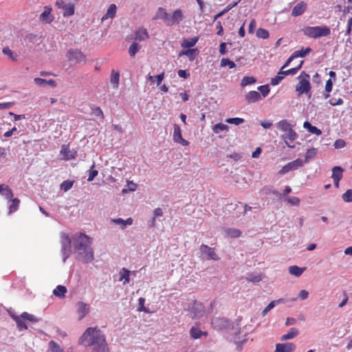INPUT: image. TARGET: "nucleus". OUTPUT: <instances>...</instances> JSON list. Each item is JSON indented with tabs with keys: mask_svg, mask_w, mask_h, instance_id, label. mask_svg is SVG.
Returning a JSON list of instances; mask_svg holds the SVG:
<instances>
[{
	"mask_svg": "<svg viewBox=\"0 0 352 352\" xmlns=\"http://www.w3.org/2000/svg\"><path fill=\"white\" fill-rule=\"evenodd\" d=\"M342 198L344 202H352V189L347 190L342 195Z\"/></svg>",
	"mask_w": 352,
	"mask_h": 352,
	"instance_id": "8fccbe9b",
	"label": "nucleus"
},
{
	"mask_svg": "<svg viewBox=\"0 0 352 352\" xmlns=\"http://www.w3.org/2000/svg\"><path fill=\"white\" fill-rule=\"evenodd\" d=\"M256 82V79L253 76H245L243 78L241 86L244 87L247 85L254 84Z\"/></svg>",
	"mask_w": 352,
	"mask_h": 352,
	"instance_id": "58836bf2",
	"label": "nucleus"
},
{
	"mask_svg": "<svg viewBox=\"0 0 352 352\" xmlns=\"http://www.w3.org/2000/svg\"><path fill=\"white\" fill-rule=\"evenodd\" d=\"M11 201V204L9 206V214L16 212L19 206L20 200L18 198H12L10 199Z\"/></svg>",
	"mask_w": 352,
	"mask_h": 352,
	"instance_id": "473e14b6",
	"label": "nucleus"
},
{
	"mask_svg": "<svg viewBox=\"0 0 352 352\" xmlns=\"http://www.w3.org/2000/svg\"><path fill=\"white\" fill-rule=\"evenodd\" d=\"M79 344L91 346L92 352H109V345L102 331L98 327H89L78 340Z\"/></svg>",
	"mask_w": 352,
	"mask_h": 352,
	"instance_id": "f257e3e1",
	"label": "nucleus"
},
{
	"mask_svg": "<svg viewBox=\"0 0 352 352\" xmlns=\"http://www.w3.org/2000/svg\"><path fill=\"white\" fill-rule=\"evenodd\" d=\"M307 9V3L301 1L297 3L293 8L292 14L294 16H298L302 14Z\"/></svg>",
	"mask_w": 352,
	"mask_h": 352,
	"instance_id": "dca6fc26",
	"label": "nucleus"
},
{
	"mask_svg": "<svg viewBox=\"0 0 352 352\" xmlns=\"http://www.w3.org/2000/svg\"><path fill=\"white\" fill-rule=\"evenodd\" d=\"M92 113L96 116L101 117L102 118H104L103 112H102V109L98 107L93 108Z\"/></svg>",
	"mask_w": 352,
	"mask_h": 352,
	"instance_id": "bf43d9fd",
	"label": "nucleus"
},
{
	"mask_svg": "<svg viewBox=\"0 0 352 352\" xmlns=\"http://www.w3.org/2000/svg\"><path fill=\"white\" fill-rule=\"evenodd\" d=\"M287 201L292 205H298L300 202V199L296 197H290Z\"/></svg>",
	"mask_w": 352,
	"mask_h": 352,
	"instance_id": "774afa93",
	"label": "nucleus"
},
{
	"mask_svg": "<svg viewBox=\"0 0 352 352\" xmlns=\"http://www.w3.org/2000/svg\"><path fill=\"white\" fill-rule=\"evenodd\" d=\"M140 48V46L139 45L138 43H137L135 42L133 43L129 46V55L131 57L134 56L136 54V53L138 52Z\"/></svg>",
	"mask_w": 352,
	"mask_h": 352,
	"instance_id": "a19ab883",
	"label": "nucleus"
},
{
	"mask_svg": "<svg viewBox=\"0 0 352 352\" xmlns=\"http://www.w3.org/2000/svg\"><path fill=\"white\" fill-rule=\"evenodd\" d=\"M178 76L180 78H187L190 76V73L188 72L186 70L179 69L178 71Z\"/></svg>",
	"mask_w": 352,
	"mask_h": 352,
	"instance_id": "0e129e2a",
	"label": "nucleus"
},
{
	"mask_svg": "<svg viewBox=\"0 0 352 352\" xmlns=\"http://www.w3.org/2000/svg\"><path fill=\"white\" fill-rule=\"evenodd\" d=\"M221 67L228 66L229 68L232 69V68H234L236 67V65H235V63L233 61L230 60V59L226 58H223L221 60Z\"/></svg>",
	"mask_w": 352,
	"mask_h": 352,
	"instance_id": "c03bdc74",
	"label": "nucleus"
},
{
	"mask_svg": "<svg viewBox=\"0 0 352 352\" xmlns=\"http://www.w3.org/2000/svg\"><path fill=\"white\" fill-rule=\"evenodd\" d=\"M66 57L69 62L75 64L85 63V55L78 49H69L66 53Z\"/></svg>",
	"mask_w": 352,
	"mask_h": 352,
	"instance_id": "39448f33",
	"label": "nucleus"
},
{
	"mask_svg": "<svg viewBox=\"0 0 352 352\" xmlns=\"http://www.w3.org/2000/svg\"><path fill=\"white\" fill-rule=\"evenodd\" d=\"M305 267H299L297 265H292L289 267V272L296 277H299L305 272Z\"/></svg>",
	"mask_w": 352,
	"mask_h": 352,
	"instance_id": "bb28decb",
	"label": "nucleus"
},
{
	"mask_svg": "<svg viewBox=\"0 0 352 352\" xmlns=\"http://www.w3.org/2000/svg\"><path fill=\"white\" fill-rule=\"evenodd\" d=\"M12 318L16 322L17 327L20 331L25 330L28 329L27 324L23 321L21 317L14 316L12 317Z\"/></svg>",
	"mask_w": 352,
	"mask_h": 352,
	"instance_id": "c9c22d12",
	"label": "nucleus"
},
{
	"mask_svg": "<svg viewBox=\"0 0 352 352\" xmlns=\"http://www.w3.org/2000/svg\"><path fill=\"white\" fill-rule=\"evenodd\" d=\"M309 296V292L305 289H302L299 293V297L301 300H305Z\"/></svg>",
	"mask_w": 352,
	"mask_h": 352,
	"instance_id": "338daca9",
	"label": "nucleus"
},
{
	"mask_svg": "<svg viewBox=\"0 0 352 352\" xmlns=\"http://www.w3.org/2000/svg\"><path fill=\"white\" fill-rule=\"evenodd\" d=\"M256 34L258 38L263 39H267L270 36L268 31L261 28L257 30Z\"/></svg>",
	"mask_w": 352,
	"mask_h": 352,
	"instance_id": "79ce46f5",
	"label": "nucleus"
},
{
	"mask_svg": "<svg viewBox=\"0 0 352 352\" xmlns=\"http://www.w3.org/2000/svg\"><path fill=\"white\" fill-rule=\"evenodd\" d=\"M285 77V75L280 74L279 71L277 75L271 79V85L273 86L278 85Z\"/></svg>",
	"mask_w": 352,
	"mask_h": 352,
	"instance_id": "37998d69",
	"label": "nucleus"
},
{
	"mask_svg": "<svg viewBox=\"0 0 352 352\" xmlns=\"http://www.w3.org/2000/svg\"><path fill=\"white\" fill-rule=\"evenodd\" d=\"M34 81L36 85L39 86L49 85L52 87H56L57 85L56 82L53 79L45 80L41 78H35Z\"/></svg>",
	"mask_w": 352,
	"mask_h": 352,
	"instance_id": "aec40b11",
	"label": "nucleus"
},
{
	"mask_svg": "<svg viewBox=\"0 0 352 352\" xmlns=\"http://www.w3.org/2000/svg\"><path fill=\"white\" fill-rule=\"evenodd\" d=\"M194 317H201L205 312L204 307L201 303H195L192 307Z\"/></svg>",
	"mask_w": 352,
	"mask_h": 352,
	"instance_id": "393cba45",
	"label": "nucleus"
},
{
	"mask_svg": "<svg viewBox=\"0 0 352 352\" xmlns=\"http://www.w3.org/2000/svg\"><path fill=\"white\" fill-rule=\"evenodd\" d=\"M309 131L313 134L320 135L322 134V131L320 129H318L316 126H312Z\"/></svg>",
	"mask_w": 352,
	"mask_h": 352,
	"instance_id": "69168bd1",
	"label": "nucleus"
},
{
	"mask_svg": "<svg viewBox=\"0 0 352 352\" xmlns=\"http://www.w3.org/2000/svg\"><path fill=\"white\" fill-rule=\"evenodd\" d=\"M170 14H168L164 8H159L153 19H162L168 25Z\"/></svg>",
	"mask_w": 352,
	"mask_h": 352,
	"instance_id": "412c9836",
	"label": "nucleus"
},
{
	"mask_svg": "<svg viewBox=\"0 0 352 352\" xmlns=\"http://www.w3.org/2000/svg\"><path fill=\"white\" fill-rule=\"evenodd\" d=\"M190 335L192 339H199L201 336H206L208 333L206 331H202L199 328L192 327L190 329Z\"/></svg>",
	"mask_w": 352,
	"mask_h": 352,
	"instance_id": "4be33fe9",
	"label": "nucleus"
},
{
	"mask_svg": "<svg viewBox=\"0 0 352 352\" xmlns=\"http://www.w3.org/2000/svg\"><path fill=\"white\" fill-rule=\"evenodd\" d=\"M304 61L302 60L300 63L296 67L292 68L287 70L284 71L283 69H280V74H283L286 76L288 75H295L297 74V72L300 70V69L302 67V65L303 64Z\"/></svg>",
	"mask_w": 352,
	"mask_h": 352,
	"instance_id": "a878e982",
	"label": "nucleus"
},
{
	"mask_svg": "<svg viewBox=\"0 0 352 352\" xmlns=\"http://www.w3.org/2000/svg\"><path fill=\"white\" fill-rule=\"evenodd\" d=\"M200 251L203 254H206L207 256V258L209 260L218 261L219 259V256L215 253L214 248H210L207 245L202 244L200 246Z\"/></svg>",
	"mask_w": 352,
	"mask_h": 352,
	"instance_id": "9d476101",
	"label": "nucleus"
},
{
	"mask_svg": "<svg viewBox=\"0 0 352 352\" xmlns=\"http://www.w3.org/2000/svg\"><path fill=\"white\" fill-rule=\"evenodd\" d=\"M309 78V75L305 72H302L298 76L299 82L296 87V91L298 92V96L303 94H310L311 84Z\"/></svg>",
	"mask_w": 352,
	"mask_h": 352,
	"instance_id": "20e7f679",
	"label": "nucleus"
},
{
	"mask_svg": "<svg viewBox=\"0 0 352 352\" xmlns=\"http://www.w3.org/2000/svg\"><path fill=\"white\" fill-rule=\"evenodd\" d=\"M3 53L8 55L12 60H16L17 55L15 54L9 47H4L3 49Z\"/></svg>",
	"mask_w": 352,
	"mask_h": 352,
	"instance_id": "5fc2aeb1",
	"label": "nucleus"
},
{
	"mask_svg": "<svg viewBox=\"0 0 352 352\" xmlns=\"http://www.w3.org/2000/svg\"><path fill=\"white\" fill-rule=\"evenodd\" d=\"M21 318L23 320H26L32 322H36L38 321V319L35 316L28 314V312L22 313Z\"/></svg>",
	"mask_w": 352,
	"mask_h": 352,
	"instance_id": "ea45409f",
	"label": "nucleus"
},
{
	"mask_svg": "<svg viewBox=\"0 0 352 352\" xmlns=\"http://www.w3.org/2000/svg\"><path fill=\"white\" fill-rule=\"evenodd\" d=\"M303 34L310 38H317L322 36H327L331 34V29L329 27L323 26H314V27H305L302 29Z\"/></svg>",
	"mask_w": 352,
	"mask_h": 352,
	"instance_id": "7ed1b4c3",
	"label": "nucleus"
},
{
	"mask_svg": "<svg viewBox=\"0 0 352 352\" xmlns=\"http://www.w3.org/2000/svg\"><path fill=\"white\" fill-rule=\"evenodd\" d=\"M117 12V7L116 5L114 3L111 4L107 10L106 14L101 18V21H103L108 19H113L115 17Z\"/></svg>",
	"mask_w": 352,
	"mask_h": 352,
	"instance_id": "6ab92c4d",
	"label": "nucleus"
},
{
	"mask_svg": "<svg viewBox=\"0 0 352 352\" xmlns=\"http://www.w3.org/2000/svg\"><path fill=\"white\" fill-rule=\"evenodd\" d=\"M226 122L229 124L239 125L240 124L243 123L244 120L241 118H227L226 120Z\"/></svg>",
	"mask_w": 352,
	"mask_h": 352,
	"instance_id": "09e8293b",
	"label": "nucleus"
},
{
	"mask_svg": "<svg viewBox=\"0 0 352 352\" xmlns=\"http://www.w3.org/2000/svg\"><path fill=\"white\" fill-rule=\"evenodd\" d=\"M120 74L118 72H116L114 70L112 71L111 74V82L116 85L118 87L119 83Z\"/></svg>",
	"mask_w": 352,
	"mask_h": 352,
	"instance_id": "de8ad7c7",
	"label": "nucleus"
},
{
	"mask_svg": "<svg viewBox=\"0 0 352 352\" xmlns=\"http://www.w3.org/2000/svg\"><path fill=\"white\" fill-rule=\"evenodd\" d=\"M317 154V149L315 148H309L307 150L306 154H305V162H308L311 159H313L316 157Z\"/></svg>",
	"mask_w": 352,
	"mask_h": 352,
	"instance_id": "e433bc0d",
	"label": "nucleus"
},
{
	"mask_svg": "<svg viewBox=\"0 0 352 352\" xmlns=\"http://www.w3.org/2000/svg\"><path fill=\"white\" fill-rule=\"evenodd\" d=\"M298 334V330L296 328H292L289 331V332L286 334H284L281 336L280 340L282 341H285L287 340H290L295 338Z\"/></svg>",
	"mask_w": 352,
	"mask_h": 352,
	"instance_id": "cd10ccee",
	"label": "nucleus"
},
{
	"mask_svg": "<svg viewBox=\"0 0 352 352\" xmlns=\"http://www.w3.org/2000/svg\"><path fill=\"white\" fill-rule=\"evenodd\" d=\"M50 352H63L60 346L54 341H51L50 342Z\"/></svg>",
	"mask_w": 352,
	"mask_h": 352,
	"instance_id": "49530a36",
	"label": "nucleus"
},
{
	"mask_svg": "<svg viewBox=\"0 0 352 352\" xmlns=\"http://www.w3.org/2000/svg\"><path fill=\"white\" fill-rule=\"evenodd\" d=\"M174 131H173V140L176 143H179L182 146H188L189 142L184 139L182 136V131L179 126L177 124H174Z\"/></svg>",
	"mask_w": 352,
	"mask_h": 352,
	"instance_id": "1a4fd4ad",
	"label": "nucleus"
},
{
	"mask_svg": "<svg viewBox=\"0 0 352 352\" xmlns=\"http://www.w3.org/2000/svg\"><path fill=\"white\" fill-rule=\"evenodd\" d=\"M281 300H278L277 301H272L271 302H270L268 305L262 311L263 316H265L268 311H270L272 309H273L275 307V305L276 303H278Z\"/></svg>",
	"mask_w": 352,
	"mask_h": 352,
	"instance_id": "6e6d98bb",
	"label": "nucleus"
},
{
	"mask_svg": "<svg viewBox=\"0 0 352 352\" xmlns=\"http://www.w3.org/2000/svg\"><path fill=\"white\" fill-rule=\"evenodd\" d=\"M120 280H124V285H126L129 283L130 278V271L124 267H123L120 272Z\"/></svg>",
	"mask_w": 352,
	"mask_h": 352,
	"instance_id": "2f4dec72",
	"label": "nucleus"
},
{
	"mask_svg": "<svg viewBox=\"0 0 352 352\" xmlns=\"http://www.w3.org/2000/svg\"><path fill=\"white\" fill-rule=\"evenodd\" d=\"M89 311V306L83 302H78L77 304V313L78 314L79 320H82Z\"/></svg>",
	"mask_w": 352,
	"mask_h": 352,
	"instance_id": "4468645a",
	"label": "nucleus"
},
{
	"mask_svg": "<svg viewBox=\"0 0 352 352\" xmlns=\"http://www.w3.org/2000/svg\"><path fill=\"white\" fill-rule=\"evenodd\" d=\"M56 6L58 9L63 10V15L64 16H70L74 14L75 3L70 1L68 3H65L63 0H58L56 2Z\"/></svg>",
	"mask_w": 352,
	"mask_h": 352,
	"instance_id": "423d86ee",
	"label": "nucleus"
},
{
	"mask_svg": "<svg viewBox=\"0 0 352 352\" xmlns=\"http://www.w3.org/2000/svg\"><path fill=\"white\" fill-rule=\"evenodd\" d=\"M303 166V161L301 159H296L284 166L278 172L280 175H285L290 170H296Z\"/></svg>",
	"mask_w": 352,
	"mask_h": 352,
	"instance_id": "6e6552de",
	"label": "nucleus"
},
{
	"mask_svg": "<svg viewBox=\"0 0 352 352\" xmlns=\"http://www.w3.org/2000/svg\"><path fill=\"white\" fill-rule=\"evenodd\" d=\"M262 99L261 94L256 91H249L245 95V100L248 103H254Z\"/></svg>",
	"mask_w": 352,
	"mask_h": 352,
	"instance_id": "2eb2a0df",
	"label": "nucleus"
},
{
	"mask_svg": "<svg viewBox=\"0 0 352 352\" xmlns=\"http://www.w3.org/2000/svg\"><path fill=\"white\" fill-rule=\"evenodd\" d=\"M199 40V38L197 36L192 37L190 38L184 39L182 42L181 43V46L184 48H190L196 45Z\"/></svg>",
	"mask_w": 352,
	"mask_h": 352,
	"instance_id": "b1692460",
	"label": "nucleus"
},
{
	"mask_svg": "<svg viewBox=\"0 0 352 352\" xmlns=\"http://www.w3.org/2000/svg\"><path fill=\"white\" fill-rule=\"evenodd\" d=\"M256 26V22L255 19H252L249 25L248 32L252 34L254 32V29Z\"/></svg>",
	"mask_w": 352,
	"mask_h": 352,
	"instance_id": "680f3d73",
	"label": "nucleus"
},
{
	"mask_svg": "<svg viewBox=\"0 0 352 352\" xmlns=\"http://www.w3.org/2000/svg\"><path fill=\"white\" fill-rule=\"evenodd\" d=\"M258 90L261 91V95L263 98H265L269 94L270 91L269 86L267 85L259 86L258 87Z\"/></svg>",
	"mask_w": 352,
	"mask_h": 352,
	"instance_id": "603ef678",
	"label": "nucleus"
},
{
	"mask_svg": "<svg viewBox=\"0 0 352 352\" xmlns=\"http://www.w3.org/2000/svg\"><path fill=\"white\" fill-rule=\"evenodd\" d=\"M184 18L183 13L180 9H177L170 15L168 25H173L175 23H179Z\"/></svg>",
	"mask_w": 352,
	"mask_h": 352,
	"instance_id": "9b49d317",
	"label": "nucleus"
},
{
	"mask_svg": "<svg viewBox=\"0 0 352 352\" xmlns=\"http://www.w3.org/2000/svg\"><path fill=\"white\" fill-rule=\"evenodd\" d=\"M0 195L9 200L14 196L12 189L6 184H0Z\"/></svg>",
	"mask_w": 352,
	"mask_h": 352,
	"instance_id": "f3484780",
	"label": "nucleus"
},
{
	"mask_svg": "<svg viewBox=\"0 0 352 352\" xmlns=\"http://www.w3.org/2000/svg\"><path fill=\"white\" fill-rule=\"evenodd\" d=\"M228 129H229V126L223 123H218L212 126V131L216 134L220 133L221 131H228Z\"/></svg>",
	"mask_w": 352,
	"mask_h": 352,
	"instance_id": "f704fd0d",
	"label": "nucleus"
},
{
	"mask_svg": "<svg viewBox=\"0 0 352 352\" xmlns=\"http://www.w3.org/2000/svg\"><path fill=\"white\" fill-rule=\"evenodd\" d=\"M92 239L83 233H79L74 239V249L85 263L91 262L94 259V252L91 248Z\"/></svg>",
	"mask_w": 352,
	"mask_h": 352,
	"instance_id": "f03ea898",
	"label": "nucleus"
},
{
	"mask_svg": "<svg viewBox=\"0 0 352 352\" xmlns=\"http://www.w3.org/2000/svg\"><path fill=\"white\" fill-rule=\"evenodd\" d=\"M287 133L285 136V139H288L291 141H294L296 140V138H297V134L292 129V128L291 129H289V131H287Z\"/></svg>",
	"mask_w": 352,
	"mask_h": 352,
	"instance_id": "13d9d810",
	"label": "nucleus"
},
{
	"mask_svg": "<svg viewBox=\"0 0 352 352\" xmlns=\"http://www.w3.org/2000/svg\"><path fill=\"white\" fill-rule=\"evenodd\" d=\"M278 128L283 131H287L292 129V126L287 120H282L278 122Z\"/></svg>",
	"mask_w": 352,
	"mask_h": 352,
	"instance_id": "4c0bfd02",
	"label": "nucleus"
},
{
	"mask_svg": "<svg viewBox=\"0 0 352 352\" xmlns=\"http://www.w3.org/2000/svg\"><path fill=\"white\" fill-rule=\"evenodd\" d=\"M311 51L309 47L306 48L302 47L300 50L295 51L292 55V58L304 57Z\"/></svg>",
	"mask_w": 352,
	"mask_h": 352,
	"instance_id": "c756f323",
	"label": "nucleus"
},
{
	"mask_svg": "<svg viewBox=\"0 0 352 352\" xmlns=\"http://www.w3.org/2000/svg\"><path fill=\"white\" fill-rule=\"evenodd\" d=\"M144 303H145V298H142V297H140L138 299V305H139V307L138 308V310L139 311H144L145 313H149V310L144 307Z\"/></svg>",
	"mask_w": 352,
	"mask_h": 352,
	"instance_id": "a18cd8bd",
	"label": "nucleus"
},
{
	"mask_svg": "<svg viewBox=\"0 0 352 352\" xmlns=\"http://www.w3.org/2000/svg\"><path fill=\"white\" fill-rule=\"evenodd\" d=\"M71 239L66 234H61L62 253L64 256L63 262L69 256L71 253Z\"/></svg>",
	"mask_w": 352,
	"mask_h": 352,
	"instance_id": "0eeeda50",
	"label": "nucleus"
},
{
	"mask_svg": "<svg viewBox=\"0 0 352 352\" xmlns=\"http://www.w3.org/2000/svg\"><path fill=\"white\" fill-rule=\"evenodd\" d=\"M67 288L63 285H58L53 291V294L59 298H63L67 293Z\"/></svg>",
	"mask_w": 352,
	"mask_h": 352,
	"instance_id": "c85d7f7f",
	"label": "nucleus"
},
{
	"mask_svg": "<svg viewBox=\"0 0 352 352\" xmlns=\"http://www.w3.org/2000/svg\"><path fill=\"white\" fill-rule=\"evenodd\" d=\"M296 346L291 342L284 344H276L275 352H292L295 350Z\"/></svg>",
	"mask_w": 352,
	"mask_h": 352,
	"instance_id": "f8f14e48",
	"label": "nucleus"
},
{
	"mask_svg": "<svg viewBox=\"0 0 352 352\" xmlns=\"http://www.w3.org/2000/svg\"><path fill=\"white\" fill-rule=\"evenodd\" d=\"M74 182L69 180H65L60 184L61 190L67 191L73 186Z\"/></svg>",
	"mask_w": 352,
	"mask_h": 352,
	"instance_id": "3c124183",
	"label": "nucleus"
},
{
	"mask_svg": "<svg viewBox=\"0 0 352 352\" xmlns=\"http://www.w3.org/2000/svg\"><path fill=\"white\" fill-rule=\"evenodd\" d=\"M343 168L340 166H334L332 168L331 178L333 180H341L343 177Z\"/></svg>",
	"mask_w": 352,
	"mask_h": 352,
	"instance_id": "5701e85b",
	"label": "nucleus"
},
{
	"mask_svg": "<svg viewBox=\"0 0 352 352\" xmlns=\"http://www.w3.org/2000/svg\"><path fill=\"white\" fill-rule=\"evenodd\" d=\"M332 88H333V82H332V80L331 79H329L326 82V85H325V91H326V92H327V93L331 92L332 91ZM324 96V98H327L329 97V94H327Z\"/></svg>",
	"mask_w": 352,
	"mask_h": 352,
	"instance_id": "4d7b16f0",
	"label": "nucleus"
},
{
	"mask_svg": "<svg viewBox=\"0 0 352 352\" xmlns=\"http://www.w3.org/2000/svg\"><path fill=\"white\" fill-rule=\"evenodd\" d=\"M198 53V50L196 48L194 49H188L186 56L189 58L190 60H194L197 54Z\"/></svg>",
	"mask_w": 352,
	"mask_h": 352,
	"instance_id": "864d4df0",
	"label": "nucleus"
},
{
	"mask_svg": "<svg viewBox=\"0 0 352 352\" xmlns=\"http://www.w3.org/2000/svg\"><path fill=\"white\" fill-rule=\"evenodd\" d=\"M329 102L332 106L340 105L343 104V100L340 98H338V100L333 98L329 100Z\"/></svg>",
	"mask_w": 352,
	"mask_h": 352,
	"instance_id": "052dcab7",
	"label": "nucleus"
},
{
	"mask_svg": "<svg viewBox=\"0 0 352 352\" xmlns=\"http://www.w3.org/2000/svg\"><path fill=\"white\" fill-rule=\"evenodd\" d=\"M52 10L50 7L45 6L43 12L40 15L41 21L47 23H51L54 19V16L52 14Z\"/></svg>",
	"mask_w": 352,
	"mask_h": 352,
	"instance_id": "ddd939ff",
	"label": "nucleus"
},
{
	"mask_svg": "<svg viewBox=\"0 0 352 352\" xmlns=\"http://www.w3.org/2000/svg\"><path fill=\"white\" fill-rule=\"evenodd\" d=\"M149 37L146 29L143 27L139 28L135 32V39L139 41H143L148 39Z\"/></svg>",
	"mask_w": 352,
	"mask_h": 352,
	"instance_id": "a211bd4d",
	"label": "nucleus"
},
{
	"mask_svg": "<svg viewBox=\"0 0 352 352\" xmlns=\"http://www.w3.org/2000/svg\"><path fill=\"white\" fill-rule=\"evenodd\" d=\"M225 232L231 238H239L241 235V230L236 228H227Z\"/></svg>",
	"mask_w": 352,
	"mask_h": 352,
	"instance_id": "72a5a7b5",
	"label": "nucleus"
},
{
	"mask_svg": "<svg viewBox=\"0 0 352 352\" xmlns=\"http://www.w3.org/2000/svg\"><path fill=\"white\" fill-rule=\"evenodd\" d=\"M60 154L65 157L66 160H71L75 157L74 155L70 153L69 146L68 145H63Z\"/></svg>",
	"mask_w": 352,
	"mask_h": 352,
	"instance_id": "7c9ffc66",
	"label": "nucleus"
},
{
	"mask_svg": "<svg viewBox=\"0 0 352 352\" xmlns=\"http://www.w3.org/2000/svg\"><path fill=\"white\" fill-rule=\"evenodd\" d=\"M98 170H91L89 173V177L87 181L91 182L93 181L94 179L98 175Z\"/></svg>",
	"mask_w": 352,
	"mask_h": 352,
	"instance_id": "e2e57ef3",
	"label": "nucleus"
}]
</instances>
